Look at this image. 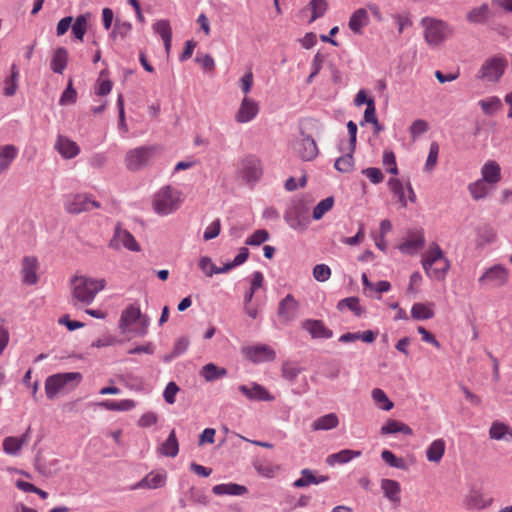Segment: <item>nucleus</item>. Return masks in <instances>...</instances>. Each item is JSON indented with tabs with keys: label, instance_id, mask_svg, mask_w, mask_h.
Instances as JSON below:
<instances>
[{
	"label": "nucleus",
	"instance_id": "34",
	"mask_svg": "<svg viewBox=\"0 0 512 512\" xmlns=\"http://www.w3.org/2000/svg\"><path fill=\"white\" fill-rule=\"evenodd\" d=\"M159 452L166 457L174 458L179 452V443L176 437L175 430H171L167 439L159 447Z\"/></svg>",
	"mask_w": 512,
	"mask_h": 512
},
{
	"label": "nucleus",
	"instance_id": "8",
	"mask_svg": "<svg viewBox=\"0 0 512 512\" xmlns=\"http://www.w3.org/2000/svg\"><path fill=\"white\" fill-rule=\"evenodd\" d=\"M284 220L294 230H305L309 223L307 210L301 203L289 206L284 213Z\"/></svg>",
	"mask_w": 512,
	"mask_h": 512
},
{
	"label": "nucleus",
	"instance_id": "50",
	"mask_svg": "<svg viewBox=\"0 0 512 512\" xmlns=\"http://www.w3.org/2000/svg\"><path fill=\"white\" fill-rule=\"evenodd\" d=\"M334 205L332 196L321 200L313 209V219L320 220Z\"/></svg>",
	"mask_w": 512,
	"mask_h": 512
},
{
	"label": "nucleus",
	"instance_id": "24",
	"mask_svg": "<svg viewBox=\"0 0 512 512\" xmlns=\"http://www.w3.org/2000/svg\"><path fill=\"white\" fill-rule=\"evenodd\" d=\"M425 245V239L421 232L412 234L402 244L399 249L404 254H414L418 250L422 249Z\"/></svg>",
	"mask_w": 512,
	"mask_h": 512
},
{
	"label": "nucleus",
	"instance_id": "60",
	"mask_svg": "<svg viewBox=\"0 0 512 512\" xmlns=\"http://www.w3.org/2000/svg\"><path fill=\"white\" fill-rule=\"evenodd\" d=\"M435 267L431 268V275L429 277H433L437 280H441L445 278V275L450 267V262L447 258L440 261L438 264H434Z\"/></svg>",
	"mask_w": 512,
	"mask_h": 512
},
{
	"label": "nucleus",
	"instance_id": "52",
	"mask_svg": "<svg viewBox=\"0 0 512 512\" xmlns=\"http://www.w3.org/2000/svg\"><path fill=\"white\" fill-rule=\"evenodd\" d=\"M309 6L312 11L309 23H312L326 13L328 3L326 0H311Z\"/></svg>",
	"mask_w": 512,
	"mask_h": 512
},
{
	"label": "nucleus",
	"instance_id": "11",
	"mask_svg": "<svg viewBox=\"0 0 512 512\" xmlns=\"http://www.w3.org/2000/svg\"><path fill=\"white\" fill-rule=\"evenodd\" d=\"M294 149L304 161H311L318 155L315 140L304 132H301V138L295 141Z\"/></svg>",
	"mask_w": 512,
	"mask_h": 512
},
{
	"label": "nucleus",
	"instance_id": "42",
	"mask_svg": "<svg viewBox=\"0 0 512 512\" xmlns=\"http://www.w3.org/2000/svg\"><path fill=\"white\" fill-rule=\"evenodd\" d=\"M18 78H19V70L16 64L11 66V74L8 78L5 79L3 94L7 97H11L15 95L18 88Z\"/></svg>",
	"mask_w": 512,
	"mask_h": 512
},
{
	"label": "nucleus",
	"instance_id": "32",
	"mask_svg": "<svg viewBox=\"0 0 512 512\" xmlns=\"http://www.w3.org/2000/svg\"><path fill=\"white\" fill-rule=\"evenodd\" d=\"M339 424L338 416L335 413H329L313 421L311 428L313 431H328L336 428Z\"/></svg>",
	"mask_w": 512,
	"mask_h": 512
},
{
	"label": "nucleus",
	"instance_id": "14",
	"mask_svg": "<svg viewBox=\"0 0 512 512\" xmlns=\"http://www.w3.org/2000/svg\"><path fill=\"white\" fill-rule=\"evenodd\" d=\"M238 390L249 400L251 401H273L274 396H272L269 391L262 385L253 382L251 387L247 385H240Z\"/></svg>",
	"mask_w": 512,
	"mask_h": 512
},
{
	"label": "nucleus",
	"instance_id": "12",
	"mask_svg": "<svg viewBox=\"0 0 512 512\" xmlns=\"http://www.w3.org/2000/svg\"><path fill=\"white\" fill-rule=\"evenodd\" d=\"M100 203L92 200L87 194H76L66 203V210L71 214H79L85 211L100 208Z\"/></svg>",
	"mask_w": 512,
	"mask_h": 512
},
{
	"label": "nucleus",
	"instance_id": "53",
	"mask_svg": "<svg viewBox=\"0 0 512 512\" xmlns=\"http://www.w3.org/2000/svg\"><path fill=\"white\" fill-rule=\"evenodd\" d=\"M185 497L189 500L190 503L193 504H208V497L205 495V493L201 489L195 487H191L188 491H186Z\"/></svg>",
	"mask_w": 512,
	"mask_h": 512
},
{
	"label": "nucleus",
	"instance_id": "20",
	"mask_svg": "<svg viewBox=\"0 0 512 512\" xmlns=\"http://www.w3.org/2000/svg\"><path fill=\"white\" fill-rule=\"evenodd\" d=\"M298 302L291 294L286 295L278 305V315L284 321H292L298 309Z\"/></svg>",
	"mask_w": 512,
	"mask_h": 512
},
{
	"label": "nucleus",
	"instance_id": "29",
	"mask_svg": "<svg viewBox=\"0 0 512 512\" xmlns=\"http://www.w3.org/2000/svg\"><path fill=\"white\" fill-rule=\"evenodd\" d=\"M489 436L494 440L512 441V429L503 422L494 421L490 426Z\"/></svg>",
	"mask_w": 512,
	"mask_h": 512
},
{
	"label": "nucleus",
	"instance_id": "23",
	"mask_svg": "<svg viewBox=\"0 0 512 512\" xmlns=\"http://www.w3.org/2000/svg\"><path fill=\"white\" fill-rule=\"evenodd\" d=\"M369 23V16L367 10L364 8L357 9L351 16L348 26L355 34H362L363 27Z\"/></svg>",
	"mask_w": 512,
	"mask_h": 512
},
{
	"label": "nucleus",
	"instance_id": "25",
	"mask_svg": "<svg viewBox=\"0 0 512 512\" xmlns=\"http://www.w3.org/2000/svg\"><path fill=\"white\" fill-rule=\"evenodd\" d=\"M199 268L206 274V276L211 277L213 274L227 273L233 269L234 266L231 262H228L223 267H217L215 264H213L210 257L203 256L200 258Z\"/></svg>",
	"mask_w": 512,
	"mask_h": 512
},
{
	"label": "nucleus",
	"instance_id": "1",
	"mask_svg": "<svg viewBox=\"0 0 512 512\" xmlns=\"http://www.w3.org/2000/svg\"><path fill=\"white\" fill-rule=\"evenodd\" d=\"M80 372H63L50 375L45 380V393L53 400L58 393L74 389L82 380Z\"/></svg>",
	"mask_w": 512,
	"mask_h": 512
},
{
	"label": "nucleus",
	"instance_id": "5",
	"mask_svg": "<svg viewBox=\"0 0 512 512\" xmlns=\"http://www.w3.org/2000/svg\"><path fill=\"white\" fill-rule=\"evenodd\" d=\"M154 153V146H140L129 150L125 157L127 169L130 171L140 170L149 163Z\"/></svg>",
	"mask_w": 512,
	"mask_h": 512
},
{
	"label": "nucleus",
	"instance_id": "57",
	"mask_svg": "<svg viewBox=\"0 0 512 512\" xmlns=\"http://www.w3.org/2000/svg\"><path fill=\"white\" fill-rule=\"evenodd\" d=\"M383 165L386 167L387 172L397 175L398 174V167L396 163V157L393 151L391 150H385L383 153V159H382Z\"/></svg>",
	"mask_w": 512,
	"mask_h": 512
},
{
	"label": "nucleus",
	"instance_id": "35",
	"mask_svg": "<svg viewBox=\"0 0 512 512\" xmlns=\"http://www.w3.org/2000/svg\"><path fill=\"white\" fill-rule=\"evenodd\" d=\"M228 373L224 367H218L214 363H208L200 370V376H202L207 382L216 381Z\"/></svg>",
	"mask_w": 512,
	"mask_h": 512
},
{
	"label": "nucleus",
	"instance_id": "61",
	"mask_svg": "<svg viewBox=\"0 0 512 512\" xmlns=\"http://www.w3.org/2000/svg\"><path fill=\"white\" fill-rule=\"evenodd\" d=\"M313 277L318 282H325L331 277V269L326 264H317L313 268Z\"/></svg>",
	"mask_w": 512,
	"mask_h": 512
},
{
	"label": "nucleus",
	"instance_id": "19",
	"mask_svg": "<svg viewBox=\"0 0 512 512\" xmlns=\"http://www.w3.org/2000/svg\"><path fill=\"white\" fill-rule=\"evenodd\" d=\"M303 328L312 338L330 339L333 336L332 330L327 328L321 320L307 319L303 322Z\"/></svg>",
	"mask_w": 512,
	"mask_h": 512
},
{
	"label": "nucleus",
	"instance_id": "51",
	"mask_svg": "<svg viewBox=\"0 0 512 512\" xmlns=\"http://www.w3.org/2000/svg\"><path fill=\"white\" fill-rule=\"evenodd\" d=\"M76 100H77V91L74 89L73 81L70 78L68 80L65 90L62 92V94L60 96L59 104L61 106L70 105V104H74L76 102Z\"/></svg>",
	"mask_w": 512,
	"mask_h": 512
},
{
	"label": "nucleus",
	"instance_id": "37",
	"mask_svg": "<svg viewBox=\"0 0 512 512\" xmlns=\"http://www.w3.org/2000/svg\"><path fill=\"white\" fill-rule=\"evenodd\" d=\"M68 62V52L64 47H58L54 51L53 58L51 60V69L54 73L62 74L65 70Z\"/></svg>",
	"mask_w": 512,
	"mask_h": 512
},
{
	"label": "nucleus",
	"instance_id": "4",
	"mask_svg": "<svg viewBox=\"0 0 512 512\" xmlns=\"http://www.w3.org/2000/svg\"><path fill=\"white\" fill-rule=\"evenodd\" d=\"M421 24L425 27L424 38L431 46L440 45L452 33L448 24L441 20L424 17Z\"/></svg>",
	"mask_w": 512,
	"mask_h": 512
},
{
	"label": "nucleus",
	"instance_id": "49",
	"mask_svg": "<svg viewBox=\"0 0 512 512\" xmlns=\"http://www.w3.org/2000/svg\"><path fill=\"white\" fill-rule=\"evenodd\" d=\"M302 370L303 369L301 367L295 365L294 363L285 361L281 368L282 377L290 383H293L298 375L302 372Z\"/></svg>",
	"mask_w": 512,
	"mask_h": 512
},
{
	"label": "nucleus",
	"instance_id": "13",
	"mask_svg": "<svg viewBox=\"0 0 512 512\" xmlns=\"http://www.w3.org/2000/svg\"><path fill=\"white\" fill-rule=\"evenodd\" d=\"M262 175L260 160L248 155L242 160V176L247 182H256Z\"/></svg>",
	"mask_w": 512,
	"mask_h": 512
},
{
	"label": "nucleus",
	"instance_id": "36",
	"mask_svg": "<svg viewBox=\"0 0 512 512\" xmlns=\"http://www.w3.org/2000/svg\"><path fill=\"white\" fill-rule=\"evenodd\" d=\"M382 435L403 433L405 435H412V429L400 421L389 419L380 429Z\"/></svg>",
	"mask_w": 512,
	"mask_h": 512
},
{
	"label": "nucleus",
	"instance_id": "38",
	"mask_svg": "<svg viewBox=\"0 0 512 512\" xmlns=\"http://www.w3.org/2000/svg\"><path fill=\"white\" fill-rule=\"evenodd\" d=\"M99 405L109 411H130L135 408L136 403L132 399H123L120 401L104 400L100 402Z\"/></svg>",
	"mask_w": 512,
	"mask_h": 512
},
{
	"label": "nucleus",
	"instance_id": "33",
	"mask_svg": "<svg viewBox=\"0 0 512 512\" xmlns=\"http://www.w3.org/2000/svg\"><path fill=\"white\" fill-rule=\"evenodd\" d=\"M18 155V148L12 144L0 147V172L7 170Z\"/></svg>",
	"mask_w": 512,
	"mask_h": 512
},
{
	"label": "nucleus",
	"instance_id": "40",
	"mask_svg": "<svg viewBox=\"0 0 512 512\" xmlns=\"http://www.w3.org/2000/svg\"><path fill=\"white\" fill-rule=\"evenodd\" d=\"M445 452V442L443 439L434 440L426 450L427 459L430 462L438 463Z\"/></svg>",
	"mask_w": 512,
	"mask_h": 512
},
{
	"label": "nucleus",
	"instance_id": "41",
	"mask_svg": "<svg viewBox=\"0 0 512 512\" xmlns=\"http://www.w3.org/2000/svg\"><path fill=\"white\" fill-rule=\"evenodd\" d=\"M489 6L484 3L479 7L473 8L467 14V20L474 24H483L487 21L489 16Z\"/></svg>",
	"mask_w": 512,
	"mask_h": 512
},
{
	"label": "nucleus",
	"instance_id": "18",
	"mask_svg": "<svg viewBox=\"0 0 512 512\" xmlns=\"http://www.w3.org/2000/svg\"><path fill=\"white\" fill-rule=\"evenodd\" d=\"M141 318L140 308L135 305H129L126 309H124L121 313L119 320V330L122 334H126L129 331V327L138 322Z\"/></svg>",
	"mask_w": 512,
	"mask_h": 512
},
{
	"label": "nucleus",
	"instance_id": "17",
	"mask_svg": "<svg viewBox=\"0 0 512 512\" xmlns=\"http://www.w3.org/2000/svg\"><path fill=\"white\" fill-rule=\"evenodd\" d=\"M54 148L65 159H72L80 153L77 143L62 135H58Z\"/></svg>",
	"mask_w": 512,
	"mask_h": 512
},
{
	"label": "nucleus",
	"instance_id": "3",
	"mask_svg": "<svg viewBox=\"0 0 512 512\" xmlns=\"http://www.w3.org/2000/svg\"><path fill=\"white\" fill-rule=\"evenodd\" d=\"M179 192L171 186L161 188L154 196L153 209L157 214L168 215L179 206Z\"/></svg>",
	"mask_w": 512,
	"mask_h": 512
},
{
	"label": "nucleus",
	"instance_id": "45",
	"mask_svg": "<svg viewBox=\"0 0 512 512\" xmlns=\"http://www.w3.org/2000/svg\"><path fill=\"white\" fill-rule=\"evenodd\" d=\"M89 14H82L79 15L74 23L72 22L71 29L73 36L82 41L84 38V35L87 31V20H88Z\"/></svg>",
	"mask_w": 512,
	"mask_h": 512
},
{
	"label": "nucleus",
	"instance_id": "56",
	"mask_svg": "<svg viewBox=\"0 0 512 512\" xmlns=\"http://www.w3.org/2000/svg\"><path fill=\"white\" fill-rule=\"evenodd\" d=\"M486 183L487 182H485L481 179V180H478L469 185V187H468L469 192L471 193L472 197L475 200H480L487 195L488 191H487Z\"/></svg>",
	"mask_w": 512,
	"mask_h": 512
},
{
	"label": "nucleus",
	"instance_id": "55",
	"mask_svg": "<svg viewBox=\"0 0 512 512\" xmlns=\"http://www.w3.org/2000/svg\"><path fill=\"white\" fill-rule=\"evenodd\" d=\"M254 468L259 475L266 477V478H273L275 476L276 471L278 470L277 466H275L269 462H263V461L255 462Z\"/></svg>",
	"mask_w": 512,
	"mask_h": 512
},
{
	"label": "nucleus",
	"instance_id": "46",
	"mask_svg": "<svg viewBox=\"0 0 512 512\" xmlns=\"http://www.w3.org/2000/svg\"><path fill=\"white\" fill-rule=\"evenodd\" d=\"M411 317L415 320H428L434 317V311L426 304L415 303L411 308Z\"/></svg>",
	"mask_w": 512,
	"mask_h": 512
},
{
	"label": "nucleus",
	"instance_id": "58",
	"mask_svg": "<svg viewBox=\"0 0 512 512\" xmlns=\"http://www.w3.org/2000/svg\"><path fill=\"white\" fill-rule=\"evenodd\" d=\"M154 33L158 34L162 40L172 36V29L168 20H158L152 25Z\"/></svg>",
	"mask_w": 512,
	"mask_h": 512
},
{
	"label": "nucleus",
	"instance_id": "31",
	"mask_svg": "<svg viewBox=\"0 0 512 512\" xmlns=\"http://www.w3.org/2000/svg\"><path fill=\"white\" fill-rule=\"evenodd\" d=\"M381 489L383 490L384 496L388 498L391 502H400L401 487L396 480L382 479Z\"/></svg>",
	"mask_w": 512,
	"mask_h": 512
},
{
	"label": "nucleus",
	"instance_id": "28",
	"mask_svg": "<svg viewBox=\"0 0 512 512\" xmlns=\"http://www.w3.org/2000/svg\"><path fill=\"white\" fill-rule=\"evenodd\" d=\"M445 258L446 257L444 256L439 245L434 243L431 246L427 256L422 260V266H423V269L425 270L426 274L431 275V268L434 266V264H438L440 261H442Z\"/></svg>",
	"mask_w": 512,
	"mask_h": 512
},
{
	"label": "nucleus",
	"instance_id": "62",
	"mask_svg": "<svg viewBox=\"0 0 512 512\" xmlns=\"http://www.w3.org/2000/svg\"><path fill=\"white\" fill-rule=\"evenodd\" d=\"M479 105L486 115H492L501 107V101L497 97H491L488 100H480Z\"/></svg>",
	"mask_w": 512,
	"mask_h": 512
},
{
	"label": "nucleus",
	"instance_id": "64",
	"mask_svg": "<svg viewBox=\"0 0 512 512\" xmlns=\"http://www.w3.org/2000/svg\"><path fill=\"white\" fill-rule=\"evenodd\" d=\"M131 30H132L131 23L116 21L110 36L112 38H116L119 36L120 38L123 39L130 33Z\"/></svg>",
	"mask_w": 512,
	"mask_h": 512
},
{
	"label": "nucleus",
	"instance_id": "26",
	"mask_svg": "<svg viewBox=\"0 0 512 512\" xmlns=\"http://www.w3.org/2000/svg\"><path fill=\"white\" fill-rule=\"evenodd\" d=\"M361 455L362 452L360 450L343 449L337 453L330 454L326 459V463L330 466H333L336 463L346 464Z\"/></svg>",
	"mask_w": 512,
	"mask_h": 512
},
{
	"label": "nucleus",
	"instance_id": "2",
	"mask_svg": "<svg viewBox=\"0 0 512 512\" xmlns=\"http://www.w3.org/2000/svg\"><path fill=\"white\" fill-rule=\"evenodd\" d=\"M71 283L74 285L72 291V297L85 305H90L97 293L104 289L105 280H95L85 276H74L71 279Z\"/></svg>",
	"mask_w": 512,
	"mask_h": 512
},
{
	"label": "nucleus",
	"instance_id": "59",
	"mask_svg": "<svg viewBox=\"0 0 512 512\" xmlns=\"http://www.w3.org/2000/svg\"><path fill=\"white\" fill-rule=\"evenodd\" d=\"M269 239V233L265 229L256 230L251 236L245 240L246 245L259 246Z\"/></svg>",
	"mask_w": 512,
	"mask_h": 512
},
{
	"label": "nucleus",
	"instance_id": "44",
	"mask_svg": "<svg viewBox=\"0 0 512 512\" xmlns=\"http://www.w3.org/2000/svg\"><path fill=\"white\" fill-rule=\"evenodd\" d=\"M387 185L391 192L394 194V196L397 197L401 206L406 207L407 200L405 197V188L403 186V183L397 178H390L387 182Z\"/></svg>",
	"mask_w": 512,
	"mask_h": 512
},
{
	"label": "nucleus",
	"instance_id": "10",
	"mask_svg": "<svg viewBox=\"0 0 512 512\" xmlns=\"http://www.w3.org/2000/svg\"><path fill=\"white\" fill-rule=\"evenodd\" d=\"M121 246L133 252H139L141 250L134 236L128 230L122 229L118 224L115 227L114 236L109 243V247L119 250Z\"/></svg>",
	"mask_w": 512,
	"mask_h": 512
},
{
	"label": "nucleus",
	"instance_id": "15",
	"mask_svg": "<svg viewBox=\"0 0 512 512\" xmlns=\"http://www.w3.org/2000/svg\"><path fill=\"white\" fill-rule=\"evenodd\" d=\"M258 111V104L254 100L248 97H244L241 102L240 108L235 115V120L238 123L250 122L257 116Z\"/></svg>",
	"mask_w": 512,
	"mask_h": 512
},
{
	"label": "nucleus",
	"instance_id": "7",
	"mask_svg": "<svg viewBox=\"0 0 512 512\" xmlns=\"http://www.w3.org/2000/svg\"><path fill=\"white\" fill-rule=\"evenodd\" d=\"M243 356L255 364L271 362L276 359V352L267 344L245 346L241 349Z\"/></svg>",
	"mask_w": 512,
	"mask_h": 512
},
{
	"label": "nucleus",
	"instance_id": "22",
	"mask_svg": "<svg viewBox=\"0 0 512 512\" xmlns=\"http://www.w3.org/2000/svg\"><path fill=\"white\" fill-rule=\"evenodd\" d=\"M329 477L325 475L315 476L314 471L310 469H303L301 471V477L293 482V486L296 488H304L310 484H320L328 481Z\"/></svg>",
	"mask_w": 512,
	"mask_h": 512
},
{
	"label": "nucleus",
	"instance_id": "47",
	"mask_svg": "<svg viewBox=\"0 0 512 512\" xmlns=\"http://www.w3.org/2000/svg\"><path fill=\"white\" fill-rule=\"evenodd\" d=\"M381 458L382 460L389 465L390 467L406 470L407 465L403 458H398L392 451L390 450H383L381 452Z\"/></svg>",
	"mask_w": 512,
	"mask_h": 512
},
{
	"label": "nucleus",
	"instance_id": "48",
	"mask_svg": "<svg viewBox=\"0 0 512 512\" xmlns=\"http://www.w3.org/2000/svg\"><path fill=\"white\" fill-rule=\"evenodd\" d=\"M372 399L384 411H389L393 408V402L387 397L386 393L380 388H374L371 393Z\"/></svg>",
	"mask_w": 512,
	"mask_h": 512
},
{
	"label": "nucleus",
	"instance_id": "43",
	"mask_svg": "<svg viewBox=\"0 0 512 512\" xmlns=\"http://www.w3.org/2000/svg\"><path fill=\"white\" fill-rule=\"evenodd\" d=\"M354 152H351V147H349L348 153L340 156L336 159L334 167L337 171L341 173H349L353 170L354 167Z\"/></svg>",
	"mask_w": 512,
	"mask_h": 512
},
{
	"label": "nucleus",
	"instance_id": "39",
	"mask_svg": "<svg viewBox=\"0 0 512 512\" xmlns=\"http://www.w3.org/2000/svg\"><path fill=\"white\" fill-rule=\"evenodd\" d=\"M359 298L351 296L340 300L337 303V309L343 311L345 308L354 313L355 316L361 317L365 313V309L359 305Z\"/></svg>",
	"mask_w": 512,
	"mask_h": 512
},
{
	"label": "nucleus",
	"instance_id": "21",
	"mask_svg": "<svg viewBox=\"0 0 512 512\" xmlns=\"http://www.w3.org/2000/svg\"><path fill=\"white\" fill-rule=\"evenodd\" d=\"M166 483V475L163 473L150 472L143 479L133 485L132 489H157Z\"/></svg>",
	"mask_w": 512,
	"mask_h": 512
},
{
	"label": "nucleus",
	"instance_id": "6",
	"mask_svg": "<svg viewBox=\"0 0 512 512\" xmlns=\"http://www.w3.org/2000/svg\"><path fill=\"white\" fill-rule=\"evenodd\" d=\"M506 60L500 57H492L486 60L479 69L477 79L497 82L503 75L506 68Z\"/></svg>",
	"mask_w": 512,
	"mask_h": 512
},
{
	"label": "nucleus",
	"instance_id": "63",
	"mask_svg": "<svg viewBox=\"0 0 512 512\" xmlns=\"http://www.w3.org/2000/svg\"><path fill=\"white\" fill-rule=\"evenodd\" d=\"M439 154V144L437 142H432L429 148V154L425 163V170H432L437 164Z\"/></svg>",
	"mask_w": 512,
	"mask_h": 512
},
{
	"label": "nucleus",
	"instance_id": "54",
	"mask_svg": "<svg viewBox=\"0 0 512 512\" xmlns=\"http://www.w3.org/2000/svg\"><path fill=\"white\" fill-rule=\"evenodd\" d=\"M23 445V441L17 437H7L3 441V450L6 454L17 455Z\"/></svg>",
	"mask_w": 512,
	"mask_h": 512
},
{
	"label": "nucleus",
	"instance_id": "27",
	"mask_svg": "<svg viewBox=\"0 0 512 512\" xmlns=\"http://www.w3.org/2000/svg\"><path fill=\"white\" fill-rule=\"evenodd\" d=\"M212 492L215 495H232V496H242L248 492V489L240 484L236 483H223L215 485L212 488Z\"/></svg>",
	"mask_w": 512,
	"mask_h": 512
},
{
	"label": "nucleus",
	"instance_id": "16",
	"mask_svg": "<svg viewBox=\"0 0 512 512\" xmlns=\"http://www.w3.org/2000/svg\"><path fill=\"white\" fill-rule=\"evenodd\" d=\"M38 260L36 257L26 256L22 260L21 274L23 282L27 285H34L38 282L37 269Z\"/></svg>",
	"mask_w": 512,
	"mask_h": 512
},
{
	"label": "nucleus",
	"instance_id": "30",
	"mask_svg": "<svg viewBox=\"0 0 512 512\" xmlns=\"http://www.w3.org/2000/svg\"><path fill=\"white\" fill-rule=\"evenodd\" d=\"M481 173L482 180L489 184H495L501 178V168L495 161H488L485 163L481 169Z\"/></svg>",
	"mask_w": 512,
	"mask_h": 512
},
{
	"label": "nucleus",
	"instance_id": "9",
	"mask_svg": "<svg viewBox=\"0 0 512 512\" xmlns=\"http://www.w3.org/2000/svg\"><path fill=\"white\" fill-rule=\"evenodd\" d=\"M508 281V270L501 264H495L488 268L478 279L480 285H489L491 287H501Z\"/></svg>",
	"mask_w": 512,
	"mask_h": 512
}]
</instances>
